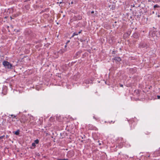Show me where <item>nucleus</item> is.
<instances>
[{
    "label": "nucleus",
    "instance_id": "f257e3e1",
    "mask_svg": "<svg viewBox=\"0 0 160 160\" xmlns=\"http://www.w3.org/2000/svg\"><path fill=\"white\" fill-rule=\"evenodd\" d=\"M2 64L6 68L8 69H12V65L7 61H4L2 62Z\"/></svg>",
    "mask_w": 160,
    "mask_h": 160
},
{
    "label": "nucleus",
    "instance_id": "f03ea898",
    "mask_svg": "<svg viewBox=\"0 0 160 160\" xmlns=\"http://www.w3.org/2000/svg\"><path fill=\"white\" fill-rule=\"evenodd\" d=\"M114 60L117 62H119L121 60V59L120 58L116 57L114 58Z\"/></svg>",
    "mask_w": 160,
    "mask_h": 160
},
{
    "label": "nucleus",
    "instance_id": "7ed1b4c3",
    "mask_svg": "<svg viewBox=\"0 0 160 160\" xmlns=\"http://www.w3.org/2000/svg\"><path fill=\"white\" fill-rule=\"evenodd\" d=\"M13 133L16 135H18L19 134V131L18 130L17 131L13 132Z\"/></svg>",
    "mask_w": 160,
    "mask_h": 160
},
{
    "label": "nucleus",
    "instance_id": "20e7f679",
    "mask_svg": "<svg viewBox=\"0 0 160 160\" xmlns=\"http://www.w3.org/2000/svg\"><path fill=\"white\" fill-rule=\"evenodd\" d=\"M78 33H76V32H74V33H73L72 36V38H73V37L75 36V35H78Z\"/></svg>",
    "mask_w": 160,
    "mask_h": 160
},
{
    "label": "nucleus",
    "instance_id": "39448f33",
    "mask_svg": "<svg viewBox=\"0 0 160 160\" xmlns=\"http://www.w3.org/2000/svg\"><path fill=\"white\" fill-rule=\"evenodd\" d=\"M84 82L87 84H89V83H90V82H89V80H86Z\"/></svg>",
    "mask_w": 160,
    "mask_h": 160
},
{
    "label": "nucleus",
    "instance_id": "423d86ee",
    "mask_svg": "<svg viewBox=\"0 0 160 160\" xmlns=\"http://www.w3.org/2000/svg\"><path fill=\"white\" fill-rule=\"evenodd\" d=\"M10 116H12H12H13V117L12 118V121H15V120H13V119H14V118H16V116H15L14 115H10Z\"/></svg>",
    "mask_w": 160,
    "mask_h": 160
},
{
    "label": "nucleus",
    "instance_id": "0eeeda50",
    "mask_svg": "<svg viewBox=\"0 0 160 160\" xmlns=\"http://www.w3.org/2000/svg\"><path fill=\"white\" fill-rule=\"evenodd\" d=\"M34 143L36 144H38L39 142V140L38 139H36L34 141Z\"/></svg>",
    "mask_w": 160,
    "mask_h": 160
},
{
    "label": "nucleus",
    "instance_id": "6e6552de",
    "mask_svg": "<svg viewBox=\"0 0 160 160\" xmlns=\"http://www.w3.org/2000/svg\"><path fill=\"white\" fill-rule=\"evenodd\" d=\"M20 121L21 122L24 123L25 122V121L23 120L22 118L20 119Z\"/></svg>",
    "mask_w": 160,
    "mask_h": 160
},
{
    "label": "nucleus",
    "instance_id": "1a4fd4ad",
    "mask_svg": "<svg viewBox=\"0 0 160 160\" xmlns=\"http://www.w3.org/2000/svg\"><path fill=\"white\" fill-rule=\"evenodd\" d=\"M32 146L34 148H35V147L36 146V145H35V143L33 142V143H32Z\"/></svg>",
    "mask_w": 160,
    "mask_h": 160
},
{
    "label": "nucleus",
    "instance_id": "9d476101",
    "mask_svg": "<svg viewBox=\"0 0 160 160\" xmlns=\"http://www.w3.org/2000/svg\"><path fill=\"white\" fill-rule=\"evenodd\" d=\"M159 7V6L158 5H154V8H158Z\"/></svg>",
    "mask_w": 160,
    "mask_h": 160
},
{
    "label": "nucleus",
    "instance_id": "9b49d317",
    "mask_svg": "<svg viewBox=\"0 0 160 160\" xmlns=\"http://www.w3.org/2000/svg\"><path fill=\"white\" fill-rule=\"evenodd\" d=\"M5 137V135H3L0 137V139H1Z\"/></svg>",
    "mask_w": 160,
    "mask_h": 160
},
{
    "label": "nucleus",
    "instance_id": "f8f14e48",
    "mask_svg": "<svg viewBox=\"0 0 160 160\" xmlns=\"http://www.w3.org/2000/svg\"><path fill=\"white\" fill-rule=\"evenodd\" d=\"M58 160H68L67 159H58Z\"/></svg>",
    "mask_w": 160,
    "mask_h": 160
},
{
    "label": "nucleus",
    "instance_id": "ddd939ff",
    "mask_svg": "<svg viewBox=\"0 0 160 160\" xmlns=\"http://www.w3.org/2000/svg\"><path fill=\"white\" fill-rule=\"evenodd\" d=\"M157 98L158 99H160V96H158Z\"/></svg>",
    "mask_w": 160,
    "mask_h": 160
},
{
    "label": "nucleus",
    "instance_id": "4468645a",
    "mask_svg": "<svg viewBox=\"0 0 160 160\" xmlns=\"http://www.w3.org/2000/svg\"><path fill=\"white\" fill-rule=\"evenodd\" d=\"M70 41L69 40L67 42H66V44H67L68 43L70 42Z\"/></svg>",
    "mask_w": 160,
    "mask_h": 160
},
{
    "label": "nucleus",
    "instance_id": "2eb2a0df",
    "mask_svg": "<svg viewBox=\"0 0 160 160\" xmlns=\"http://www.w3.org/2000/svg\"><path fill=\"white\" fill-rule=\"evenodd\" d=\"M81 32H82V30H81L79 32H78V34L80 33Z\"/></svg>",
    "mask_w": 160,
    "mask_h": 160
},
{
    "label": "nucleus",
    "instance_id": "dca6fc26",
    "mask_svg": "<svg viewBox=\"0 0 160 160\" xmlns=\"http://www.w3.org/2000/svg\"><path fill=\"white\" fill-rule=\"evenodd\" d=\"M120 86L121 87H123V85L122 84H120Z\"/></svg>",
    "mask_w": 160,
    "mask_h": 160
},
{
    "label": "nucleus",
    "instance_id": "f3484780",
    "mask_svg": "<svg viewBox=\"0 0 160 160\" xmlns=\"http://www.w3.org/2000/svg\"><path fill=\"white\" fill-rule=\"evenodd\" d=\"M94 11H92L91 12V13H94Z\"/></svg>",
    "mask_w": 160,
    "mask_h": 160
},
{
    "label": "nucleus",
    "instance_id": "a211bd4d",
    "mask_svg": "<svg viewBox=\"0 0 160 160\" xmlns=\"http://www.w3.org/2000/svg\"><path fill=\"white\" fill-rule=\"evenodd\" d=\"M8 135H6V138H8Z\"/></svg>",
    "mask_w": 160,
    "mask_h": 160
},
{
    "label": "nucleus",
    "instance_id": "6ab92c4d",
    "mask_svg": "<svg viewBox=\"0 0 160 160\" xmlns=\"http://www.w3.org/2000/svg\"><path fill=\"white\" fill-rule=\"evenodd\" d=\"M53 119V118H50V120H51V119Z\"/></svg>",
    "mask_w": 160,
    "mask_h": 160
},
{
    "label": "nucleus",
    "instance_id": "aec40b11",
    "mask_svg": "<svg viewBox=\"0 0 160 160\" xmlns=\"http://www.w3.org/2000/svg\"><path fill=\"white\" fill-rule=\"evenodd\" d=\"M101 145V144L100 143L99 144V145Z\"/></svg>",
    "mask_w": 160,
    "mask_h": 160
},
{
    "label": "nucleus",
    "instance_id": "412c9836",
    "mask_svg": "<svg viewBox=\"0 0 160 160\" xmlns=\"http://www.w3.org/2000/svg\"><path fill=\"white\" fill-rule=\"evenodd\" d=\"M66 46H66V45L65 46V47H66Z\"/></svg>",
    "mask_w": 160,
    "mask_h": 160
}]
</instances>
